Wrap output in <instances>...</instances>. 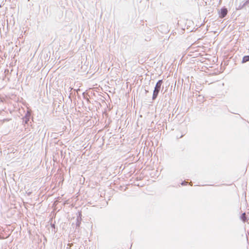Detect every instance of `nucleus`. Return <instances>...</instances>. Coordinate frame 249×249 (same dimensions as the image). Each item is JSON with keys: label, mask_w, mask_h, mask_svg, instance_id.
<instances>
[{"label": "nucleus", "mask_w": 249, "mask_h": 249, "mask_svg": "<svg viewBox=\"0 0 249 249\" xmlns=\"http://www.w3.org/2000/svg\"><path fill=\"white\" fill-rule=\"evenodd\" d=\"M9 121V120H8V119H4V120H3V121Z\"/></svg>", "instance_id": "1a4fd4ad"}, {"label": "nucleus", "mask_w": 249, "mask_h": 249, "mask_svg": "<svg viewBox=\"0 0 249 249\" xmlns=\"http://www.w3.org/2000/svg\"><path fill=\"white\" fill-rule=\"evenodd\" d=\"M52 227H54V224L52 225Z\"/></svg>", "instance_id": "9b49d317"}, {"label": "nucleus", "mask_w": 249, "mask_h": 249, "mask_svg": "<svg viewBox=\"0 0 249 249\" xmlns=\"http://www.w3.org/2000/svg\"><path fill=\"white\" fill-rule=\"evenodd\" d=\"M187 184V182H186V181H183L182 183H181V185H185Z\"/></svg>", "instance_id": "0eeeda50"}, {"label": "nucleus", "mask_w": 249, "mask_h": 249, "mask_svg": "<svg viewBox=\"0 0 249 249\" xmlns=\"http://www.w3.org/2000/svg\"><path fill=\"white\" fill-rule=\"evenodd\" d=\"M227 13V8H226L225 7H223L222 8H221L220 10L218 11L219 17L221 18H224L226 16Z\"/></svg>", "instance_id": "f03ea898"}, {"label": "nucleus", "mask_w": 249, "mask_h": 249, "mask_svg": "<svg viewBox=\"0 0 249 249\" xmlns=\"http://www.w3.org/2000/svg\"><path fill=\"white\" fill-rule=\"evenodd\" d=\"M81 217H77V222H76V227H79L80 226V225L81 224Z\"/></svg>", "instance_id": "423d86ee"}, {"label": "nucleus", "mask_w": 249, "mask_h": 249, "mask_svg": "<svg viewBox=\"0 0 249 249\" xmlns=\"http://www.w3.org/2000/svg\"><path fill=\"white\" fill-rule=\"evenodd\" d=\"M31 116V113L29 111H27V112L25 114V115L22 118L23 123L25 124H27L30 119Z\"/></svg>", "instance_id": "7ed1b4c3"}, {"label": "nucleus", "mask_w": 249, "mask_h": 249, "mask_svg": "<svg viewBox=\"0 0 249 249\" xmlns=\"http://www.w3.org/2000/svg\"><path fill=\"white\" fill-rule=\"evenodd\" d=\"M241 219L244 222H245L247 221V217L246 216V213H244L242 214V215L240 216Z\"/></svg>", "instance_id": "20e7f679"}, {"label": "nucleus", "mask_w": 249, "mask_h": 249, "mask_svg": "<svg viewBox=\"0 0 249 249\" xmlns=\"http://www.w3.org/2000/svg\"><path fill=\"white\" fill-rule=\"evenodd\" d=\"M145 92H146V93H147V92H148V90H147L146 89H145Z\"/></svg>", "instance_id": "9d476101"}, {"label": "nucleus", "mask_w": 249, "mask_h": 249, "mask_svg": "<svg viewBox=\"0 0 249 249\" xmlns=\"http://www.w3.org/2000/svg\"><path fill=\"white\" fill-rule=\"evenodd\" d=\"M248 3H249V0H247L246 2L243 5H245L246 4H247Z\"/></svg>", "instance_id": "6e6552de"}, {"label": "nucleus", "mask_w": 249, "mask_h": 249, "mask_svg": "<svg viewBox=\"0 0 249 249\" xmlns=\"http://www.w3.org/2000/svg\"><path fill=\"white\" fill-rule=\"evenodd\" d=\"M248 61H249V55L244 56L242 59V63H244Z\"/></svg>", "instance_id": "39448f33"}, {"label": "nucleus", "mask_w": 249, "mask_h": 249, "mask_svg": "<svg viewBox=\"0 0 249 249\" xmlns=\"http://www.w3.org/2000/svg\"><path fill=\"white\" fill-rule=\"evenodd\" d=\"M162 83H163L162 80H160L157 82L156 86L155 87V88H154V90L153 91V96H152V100H155L157 98V97L159 93V92L160 90L161 86Z\"/></svg>", "instance_id": "f257e3e1"}]
</instances>
